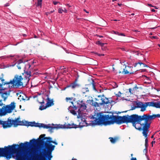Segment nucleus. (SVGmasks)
<instances>
[{
	"mask_svg": "<svg viewBox=\"0 0 160 160\" xmlns=\"http://www.w3.org/2000/svg\"><path fill=\"white\" fill-rule=\"evenodd\" d=\"M137 117L136 114L119 116L102 114L101 113L97 112L92 116L91 119L93 120L90 121V123L93 125L102 124L106 126L113 124L114 122L118 124L132 123V122L137 120Z\"/></svg>",
	"mask_w": 160,
	"mask_h": 160,
	"instance_id": "f257e3e1",
	"label": "nucleus"
},
{
	"mask_svg": "<svg viewBox=\"0 0 160 160\" xmlns=\"http://www.w3.org/2000/svg\"><path fill=\"white\" fill-rule=\"evenodd\" d=\"M45 136V134H42L40 136V138L38 139V140L40 146L37 147L36 149H33V151L34 152L36 150V153L40 152H43L44 156L46 157L48 160H51L52 158V152L55 147L51 143H52L56 145L58 143L52 141V138L50 137L44 138Z\"/></svg>",
	"mask_w": 160,
	"mask_h": 160,
	"instance_id": "f03ea898",
	"label": "nucleus"
},
{
	"mask_svg": "<svg viewBox=\"0 0 160 160\" xmlns=\"http://www.w3.org/2000/svg\"><path fill=\"white\" fill-rule=\"evenodd\" d=\"M37 141L33 139L30 141L29 142H25L24 143H21L20 145L13 144L15 149V152L12 153L11 158L16 153V157L17 160H32L33 156H32L34 154L30 153L29 151V149L28 148L32 144H36Z\"/></svg>",
	"mask_w": 160,
	"mask_h": 160,
	"instance_id": "7ed1b4c3",
	"label": "nucleus"
},
{
	"mask_svg": "<svg viewBox=\"0 0 160 160\" xmlns=\"http://www.w3.org/2000/svg\"><path fill=\"white\" fill-rule=\"evenodd\" d=\"M138 118L137 120L135 121L132 122V125L135 128L139 130H142V126H143L142 130H143L142 134L145 137H147V132L148 131L150 127V123H149L147 120L145 114L143 115L139 116L136 114Z\"/></svg>",
	"mask_w": 160,
	"mask_h": 160,
	"instance_id": "20e7f679",
	"label": "nucleus"
},
{
	"mask_svg": "<svg viewBox=\"0 0 160 160\" xmlns=\"http://www.w3.org/2000/svg\"><path fill=\"white\" fill-rule=\"evenodd\" d=\"M29 78L22 77L21 76L15 75L14 78L10 80L8 84H11V88H19L25 86L28 83Z\"/></svg>",
	"mask_w": 160,
	"mask_h": 160,
	"instance_id": "39448f33",
	"label": "nucleus"
},
{
	"mask_svg": "<svg viewBox=\"0 0 160 160\" xmlns=\"http://www.w3.org/2000/svg\"><path fill=\"white\" fill-rule=\"evenodd\" d=\"M87 107L86 102L83 100H79L78 101L77 106H74L72 107L71 106H69L68 109L70 112L74 115H77V108H79L77 112L78 115L77 118H79L82 116V111L86 109Z\"/></svg>",
	"mask_w": 160,
	"mask_h": 160,
	"instance_id": "423d86ee",
	"label": "nucleus"
},
{
	"mask_svg": "<svg viewBox=\"0 0 160 160\" xmlns=\"http://www.w3.org/2000/svg\"><path fill=\"white\" fill-rule=\"evenodd\" d=\"M14 145L5 146L4 148H0V158L4 157L7 160L11 158L12 153L15 152Z\"/></svg>",
	"mask_w": 160,
	"mask_h": 160,
	"instance_id": "0eeeda50",
	"label": "nucleus"
},
{
	"mask_svg": "<svg viewBox=\"0 0 160 160\" xmlns=\"http://www.w3.org/2000/svg\"><path fill=\"white\" fill-rule=\"evenodd\" d=\"M19 118H18L15 120H12L8 118L7 121H3V127L4 128H7L11 127L12 125L14 126L17 125H23V122L22 121H19Z\"/></svg>",
	"mask_w": 160,
	"mask_h": 160,
	"instance_id": "6e6552de",
	"label": "nucleus"
},
{
	"mask_svg": "<svg viewBox=\"0 0 160 160\" xmlns=\"http://www.w3.org/2000/svg\"><path fill=\"white\" fill-rule=\"evenodd\" d=\"M148 106L155 107L157 108H160V102H147L145 103L142 104L140 108L141 111L143 112L146 110V108Z\"/></svg>",
	"mask_w": 160,
	"mask_h": 160,
	"instance_id": "1a4fd4ad",
	"label": "nucleus"
},
{
	"mask_svg": "<svg viewBox=\"0 0 160 160\" xmlns=\"http://www.w3.org/2000/svg\"><path fill=\"white\" fill-rule=\"evenodd\" d=\"M16 107L15 103L14 102H11L9 105L3 106L2 109L4 110L6 114L12 112V111Z\"/></svg>",
	"mask_w": 160,
	"mask_h": 160,
	"instance_id": "9d476101",
	"label": "nucleus"
},
{
	"mask_svg": "<svg viewBox=\"0 0 160 160\" xmlns=\"http://www.w3.org/2000/svg\"><path fill=\"white\" fill-rule=\"evenodd\" d=\"M33 154L36 153V154H33V158L32 159V160H48L46 157L44 156L43 152H40L36 153V150L34 152H33Z\"/></svg>",
	"mask_w": 160,
	"mask_h": 160,
	"instance_id": "9b49d317",
	"label": "nucleus"
},
{
	"mask_svg": "<svg viewBox=\"0 0 160 160\" xmlns=\"http://www.w3.org/2000/svg\"><path fill=\"white\" fill-rule=\"evenodd\" d=\"M146 118L149 123H150V126L151 123V121L156 118H160V114H157V115L153 114L152 115H150L148 114H145Z\"/></svg>",
	"mask_w": 160,
	"mask_h": 160,
	"instance_id": "f8f14e48",
	"label": "nucleus"
},
{
	"mask_svg": "<svg viewBox=\"0 0 160 160\" xmlns=\"http://www.w3.org/2000/svg\"><path fill=\"white\" fill-rule=\"evenodd\" d=\"M6 88H0V93H2V97L3 99V100L4 101H5L7 98V97H6L4 96V95H7L8 94H9L10 92V89L9 90V91H4V90L6 89Z\"/></svg>",
	"mask_w": 160,
	"mask_h": 160,
	"instance_id": "ddd939ff",
	"label": "nucleus"
},
{
	"mask_svg": "<svg viewBox=\"0 0 160 160\" xmlns=\"http://www.w3.org/2000/svg\"><path fill=\"white\" fill-rule=\"evenodd\" d=\"M13 56H14V57H12V58H11V59L13 60V62L11 64L8 65L7 67H14L17 63V62H16V61L17 60V59L19 58V57L18 55H13Z\"/></svg>",
	"mask_w": 160,
	"mask_h": 160,
	"instance_id": "4468645a",
	"label": "nucleus"
},
{
	"mask_svg": "<svg viewBox=\"0 0 160 160\" xmlns=\"http://www.w3.org/2000/svg\"><path fill=\"white\" fill-rule=\"evenodd\" d=\"M77 128L76 125L72 123V124H68L66 125L65 124L63 125L60 124V128Z\"/></svg>",
	"mask_w": 160,
	"mask_h": 160,
	"instance_id": "2eb2a0df",
	"label": "nucleus"
},
{
	"mask_svg": "<svg viewBox=\"0 0 160 160\" xmlns=\"http://www.w3.org/2000/svg\"><path fill=\"white\" fill-rule=\"evenodd\" d=\"M79 86V85L77 83V80L76 79L74 82L70 83L69 85L67 86L65 88V89L69 87H71L72 89H73L76 88L78 87Z\"/></svg>",
	"mask_w": 160,
	"mask_h": 160,
	"instance_id": "dca6fc26",
	"label": "nucleus"
},
{
	"mask_svg": "<svg viewBox=\"0 0 160 160\" xmlns=\"http://www.w3.org/2000/svg\"><path fill=\"white\" fill-rule=\"evenodd\" d=\"M131 69V67L128 66H126L125 68L124 69L122 73L124 74H131L133 73L134 72L132 70L129 71V69Z\"/></svg>",
	"mask_w": 160,
	"mask_h": 160,
	"instance_id": "f3484780",
	"label": "nucleus"
},
{
	"mask_svg": "<svg viewBox=\"0 0 160 160\" xmlns=\"http://www.w3.org/2000/svg\"><path fill=\"white\" fill-rule=\"evenodd\" d=\"M47 101L46 103V105L47 107H48L54 105V103H53V99H50L49 98L48 95H47Z\"/></svg>",
	"mask_w": 160,
	"mask_h": 160,
	"instance_id": "a211bd4d",
	"label": "nucleus"
},
{
	"mask_svg": "<svg viewBox=\"0 0 160 160\" xmlns=\"http://www.w3.org/2000/svg\"><path fill=\"white\" fill-rule=\"evenodd\" d=\"M24 72L22 73V77L29 78L31 76V72L30 70H24Z\"/></svg>",
	"mask_w": 160,
	"mask_h": 160,
	"instance_id": "6ab92c4d",
	"label": "nucleus"
},
{
	"mask_svg": "<svg viewBox=\"0 0 160 160\" xmlns=\"http://www.w3.org/2000/svg\"><path fill=\"white\" fill-rule=\"evenodd\" d=\"M102 102L99 103V105H102L107 104L109 103L108 99L106 98L103 97L102 98Z\"/></svg>",
	"mask_w": 160,
	"mask_h": 160,
	"instance_id": "aec40b11",
	"label": "nucleus"
},
{
	"mask_svg": "<svg viewBox=\"0 0 160 160\" xmlns=\"http://www.w3.org/2000/svg\"><path fill=\"white\" fill-rule=\"evenodd\" d=\"M4 81V79H1V78H0V88H2V85H4L6 84L7 85H8V87L9 88H10V86H11V84L8 83L9 82H4L3 81Z\"/></svg>",
	"mask_w": 160,
	"mask_h": 160,
	"instance_id": "412c9836",
	"label": "nucleus"
},
{
	"mask_svg": "<svg viewBox=\"0 0 160 160\" xmlns=\"http://www.w3.org/2000/svg\"><path fill=\"white\" fill-rule=\"evenodd\" d=\"M52 125H54V126L53 127V126H52L51 125H50V127L51 128H49V131L50 132H52V130L54 129H59V128H60V124H56V125H54V124H52Z\"/></svg>",
	"mask_w": 160,
	"mask_h": 160,
	"instance_id": "4be33fe9",
	"label": "nucleus"
},
{
	"mask_svg": "<svg viewBox=\"0 0 160 160\" xmlns=\"http://www.w3.org/2000/svg\"><path fill=\"white\" fill-rule=\"evenodd\" d=\"M39 103L41 104V106L40 107L39 109L41 110H43L44 109H45L47 108V106H44L43 104L44 103V102L43 99V100L42 102H39Z\"/></svg>",
	"mask_w": 160,
	"mask_h": 160,
	"instance_id": "5701e85b",
	"label": "nucleus"
},
{
	"mask_svg": "<svg viewBox=\"0 0 160 160\" xmlns=\"http://www.w3.org/2000/svg\"><path fill=\"white\" fill-rule=\"evenodd\" d=\"M50 125L51 124H45L43 123H41V124L40 128H44L48 129L49 128H51Z\"/></svg>",
	"mask_w": 160,
	"mask_h": 160,
	"instance_id": "b1692460",
	"label": "nucleus"
},
{
	"mask_svg": "<svg viewBox=\"0 0 160 160\" xmlns=\"http://www.w3.org/2000/svg\"><path fill=\"white\" fill-rule=\"evenodd\" d=\"M31 65L30 63H28L26 64L25 65L24 69V70H31V68H30Z\"/></svg>",
	"mask_w": 160,
	"mask_h": 160,
	"instance_id": "393cba45",
	"label": "nucleus"
},
{
	"mask_svg": "<svg viewBox=\"0 0 160 160\" xmlns=\"http://www.w3.org/2000/svg\"><path fill=\"white\" fill-rule=\"evenodd\" d=\"M23 59H19L18 62H17V67L18 69H21V67L20 66H19V64L21 63H23Z\"/></svg>",
	"mask_w": 160,
	"mask_h": 160,
	"instance_id": "a878e982",
	"label": "nucleus"
},
{
	"mask_svg": "<svg viewBox=\"0 0 160 160\" xmlns=\"http://www.w3.org/2000/svg\"><path fill=\"white\" fill-rule=\"evenodd\" d=\"M89 89L88 88L85 87L82 88L81 91L83 93H85L87 92H89Z\"/></svg>",
	"mask_w": 160,
	"mask_h": 160,
	"instance_id": "bb28decb",
	"label": "nucleus"
},
{
	"mask_svg": "<svg viewBox=\"0 0 160 160\" xmlns=\"http://www.w3.org/2000/svg\"><path fill=\"white\" fill-rule=\"evenodd\" d=\"M6 115L4 110L2 108H0V116H5Z\"/></svg>",
	"mask_w": 160,
	"mask_h": 160,
	"instance_id": "cd10ccee",
	"label": "nucleus"
},
{
	"mask_svg": "<svg viewBox=\"0 0 160 160\" xmlns=\"http://www.w3.org/2000/svg\"><path fill=\"white\" fill-rule=\"evenodd\" d=\"M112 32H113V33H114L115 34H116V35H117L119 36H126L124 33H120L117 31H112Z\"/></svg>",
	"mask_w": 160,
	"mask_h": 160,
	"instance_id": "c85d7f7f",
	"label": "nucleus"
},
{
	"mask_svg": "<svg viewBox=\"0 0 160 160\" xmlns=\"http://www.w3.org/2000/svg\"><path fill=\"white\" fill-rule=\"evenodd\" d=\"M14 57V56H13L12 55H10L8 56H2L0 58H1L2 59H5L7 58H12V57Z\"/></svg>",
	"mask_w": 160,
	"mask_h": 160,
	"instance_id": "c756f323",
	"label": "nucleus"
},
{
	"mask_svg": "<svg viewBox=\"0 0 160 160\" xmlns=\"http://www.w3.org/2000/svg\"><path fill=\"white\" fill-rule=\"evenodd\" d=\"M136 88H138L136 87L133 88L132 89L129 88V92L133 94L134 93V91L135 90H136Z\"/></svg>",
	"mask_w": 160,
	"mask_h": 160,
	"instance_id": "7c9ffc66",
	"label": "nucleus"
},
{
	"mask_svg": "<svg viewBox=\"0 0 160 160\" xmlns=\"http://www.w3.org/2000/svg\"><path fill=\"white\" fill-rule=\"evenodd\" d=\"M143 103L142 102H137L136 104L137 108H140Z\"/></svg>",
	"mask_w": 160,
	"mask_h": 160,
	"instance_id": "2f4dec72",
	"label": "nucleus"
},
{
	"mask_svg": "<svg viewBox=\"0 0 160 160\" xmlns=\"http://www.w3.org/2000/svg\"><path fill=\"white\" fill-rule=\"evenodd\" d=\"M42 0H38V1L37 6H41L42 4Z\"/></svg>",
	"mask_w": 160,
	"mask_h": 160,
	"instance_id": "473e14b6",
	"label": "nucleus"
},
{
	"mask_svg": "<svg viewBox=\"0 0 160 160\" xmlns=\"http://www.w3.org/2000/svg\"><path fill=\"white\" fill-rule=\"evenodd\" d=\"M109 139L111 142L112 143H114L116 142V139H114L112 138H109Z\"/></svg>",
	"mask_w": 160,
	"mask_h": 160,
	"instance_id": "72a5a7b5",
	"label": "nucleus"
},
{
	"mask_svg": "<svg viewBox=\"0 0 160 160\" xmlns=\"http://www.w3.org/2000/svg\"><path fill=\"white\" fill-rule=\"evenodd\" d=\"M41 124V123H36L35 122H34V126L35 127L40 128Z\"/></svg>",
	"mask_w": 160,
	"mask_h": 160,
	"instance_id": "f704fd0d",
	"label": "nucleus"
},
{
	"mask_svg": "<svg viewBox=\"0 0 160 160\" xmlns=\"http://www.w3.org/2000/svg\"><path fill=\"white\" fill-rule=\"evenodd\" d=\"M92 85L93 89L95 90H96V88H95V82L93 80H92Z\"/></svg>",
	"mask_w": 160,
	"mask_h": 160,
	"instance_id": "c9c22d12",
	"label": "nucleus"
},
{
	"mask_svg": "<svg viewBox=\"0 0 160 160\" xmlns=\"http://www.w3.org/2000/svg\"><path fill=\"white\" fill-rule=\"evenodd\" d=\"M146 138L145 140V147H146V148H147L148 147V140L147 138V137Z\"/></svg>",
	"mask_w": 160,
	"mask_h": 160,
	"instance_id": "e433bc0d",
	"label": "nucleus"
},
{
	"mask_svg": "<svg viewBox=\"0 0 160 160\" xmlns=\"http://www.w3.org/2000/svg\"><path fill=\"white\" fill-rule=\"evenodd\" d=\"M27 125L28 126H31L32 127L34 126V122H28V124Z\"/></svg>",
	"mask_w": 160,
	"mask_h": 160,
	"instance_id": "4c0bfd02",
	"label": "nucleus"
},
{
	"mask_svg": "<svg viewBox=\"0 0 160 160\" xmlns=\"http://www.w3.org/2000/svg\"><path fill=\"white\" fill-rule=\"evenodd\" d=\"M94 104L93 105V106L95 107H98L99 106V105L98 103L96 102H94Z\"/></svg>",
	"mask_w": 160,
	"mask_h": 160,
	"instance_id": "58836bf2",
	"label": "nucleus"
},
{
	"mask_svg": "<svg viewBox=\"0 0 160 160\" xmlns=\"http://www.w3.org/2000/svg\"><path fill=\"white\" fill-rule=\"evenodd\" d=\"M94 102L93 101V100H89L88 103H90L92 106H93V105L94 104Z\"/></svg>",
	"mask_w": 160,
	"mask_h": 160,
	"instance_id": "ea45409f",
	"label": "nucleus"
},
{
	"mask_svg": "<svg viewBox=\"0 0 160 160\" xmlns=\"http://www.w3.org/2000/svg\"><path fill=\"white\" fill-rule=\"evenodd\" d=\"M121 93L119 91L118 92V94H116L117 98L116 99V100H118V97H120L121 95Z\"/></svg>",
	"mask_w": 160,
	"mask_h": 160,
	"instance_id": "a19ab883",
	"label": "nucleus"
},
{
	"mask_svg": "<svg viewBox=\"0 0 160 160\" xmlns=\"http://www.w3.org/2000/svg\"><path fill=\"white\" fill-rule=\"evenodd\" d=\"M140 64V65H141V64H142V62L141 61H139L138 62H137V63H135L134 65V67H136L137 65H138V64Z\"/></svg>",
	"mask_w": 160,
	"mask_h": 160,
	"instance_id": "79ce46f5",
	"label": "nucleus"
},
{
	"mask_svg": "<svg viewBox=\"0 0 160 160\" xmlns=\"http://www.w3.org/2000/svg\"><path fill=\"white\" fill-rule=\"evenodd\" d=\"M63 11V9L61 8H59L58 9V12L59 13H62Z\"/></svg>",
	"mask_w": 160,
	"mask_h": 160,
	"instance_id": "37998d69",
	"label": "nucleus"
},
{
	"mask_svg": "<svg viewBox=\"0 0 160 160\" xmlns=\"http://www.w3.org/2000/svg\"><path fill=\"white\" fill-rule=\"evenodd\" d=\"M73 98L71 97V98H68L67 97L66 98V100L67 102H68L69 100H72L73 99Z\"/></svg>",
	"mask_w": 160,
	"mask_h": 160,
	"instance_id": "c03bdc74",
	"label": "nucleus"
},
{
	"mask_svg": "<svg viewBox=\"0 0 160 160\" xmlns=\"http://www.w3.org/2000/svg\"><path fill=\"white\" fill-rule=\"evenodd\" d=\"M147 148H146V147L143 150V152L144 153H145V154L146 155H147V154H146L147 152Z\"/></svg>",
	"mask_w": 160,
	"mask_h": 160,
	"instance_id": "a18cd8bd",
	"label": "nucleus"
},
{
	"mask_svg": "<svg viewBox=\"0 0 160 160\" xmlns=\"http://www.w3.org/2000/svg\"><path fill=\"white\" fill-rule=\"evenodd\" d=\"M53 4L55 5H57L58 3H60L59 2H56L55 1H53Z\"/></svg>",
	"mask_w": 160,
	"mask_h": 160,
	"instance_id": "49530a36",
	"label": "nucleus"
},
{
	"mask_svg": "<svg viewBox=\"0 0 160 160\" xmlns=\"http://www.w3.org/2000/svg\"><path fill=\"white\" fill-rule=\"evenodd\" d=\"M137 108V107L136 106V105L133 106L132 107V108L131 110H133Z\"/></svg>",
	"mask_w": 160,
	"mask_h": 160,
	"instance_id": "de8ad7c7",
	"label": "nucleus"
},
{
	"mask_svg": "<svg viewBox=\"0 0 160 160\" xmlns=\"http://www.w3.org/2000/svg\"><path fill=\"white\" fill-rule=\"evenodd\" d=\"M98 44L101 45L102 46H103L104 43H101L100 41L98 42Z\"/></svg>",
	"mask_w": 160,
	"mask_h": 160,
	"instance_id": "09e8293b",
	"label": "nucleus"
},
{
	"mask_svg": "<svg viewBox=\"0 0 160 160\" xmlns=\"http://www.w3.org/2000/svg\"><path fill=\"white\" fill-rule=\"evenodd\" d=\"M97 55L99 56H104V54L100 53H98Z\"/></svg>",
	"mask_w": 160,
	"mask_h": 160,
	"instance_id": "8fccbe9b",
	"label": "nucleus"
},
{
	"mask_svg": "<svg viewBox=\"0 0 160 160\" xmlns=\"http://www.w3.org/2000/svg\"><path fill=\"white\" fill-rule=\"evenodd\" d=\"M3 121L0 120V125H2L3 127Z\"/></svg>",
	"mask_w": 160,
	"mask_h": 160,
	"instance_id": "3c124183",
	"label": "nucleus"
},
{
	"mask_svg": "<svg viewBox=\"0 0 160 160\" xmlns=\"http://www.w3.org/2000/svg\"><path fill=\"white\" fill-rule=\"evenodd\" d=\"M63 12H64L65 13H67L68 12V11L65 9V8H63Z\"/></svg>",
	"mask_w": 160,
	"mask_h": 160,
	"instance_id": "603ef678",
	"label": "nucleus"
},
{
	"mask_svg": "<svg viewBox=\"0 0 160 160\" xmlns=\"http://www.w3.org/2000/svg\"><path fill=\"white\" fill-rule=\"evenodd\" d=\"M3 105V103L2 102V100H0V106H2Z\"/></svg>",
	"mask_w": 160,
	"mask_h": 160,
	"instance_id": "864d4df0",
	"label": "nucleus"
},
{
	"mask_svg": "<svg viewBox=\"0 0 160 160\" xmlns=\"http://www.w3.org/2000/svg\"><path fill=\"white\" fill-rule=\"evenodd\" d=\"M142 64H142L143 65V67H148V66L145 64L143 63L142 62Z\"/></svg>",
	"mask_w": 160,
	"mask_h": 160,
	"instance_id": "5fc2aeb1",
	"label": "nucleus"
},
{
	"mask_svg": "<svg viewBox=\"0 0 160 160\" xmlns=\"http://www.w3.org/2000/svg\"><path fill=\"white\" fill-rule=\"evenodd\" d=\"M54 10H53V11H51L50 12H48V13L49 14H50L53 13V12H54Z\"/></svg>",
	"mask_w": 160,
	"mask_h": 160,
	"instance_id": "6e6d98bb",
	"label": "nucleus"
},
{
	"mask_svg": "<svg viewBox=\"0 0 160 160\" xmlns=\"http://www.w3.org/2000/svg\"><path fill=\"white\" fill-rule=\"evenodd\" d=\"M130 160H137L136 159V158H131Z\"/></svg>",
	"mask_w": 160,
	"mask_h": 160,
	"instance_id": "4d7b16f0",
	"label": "nucleus"
},
{
	"mask_svg": "<svg viewBox=\"0 0 160 160\" xmlns=\"http://www.w3.org/2000/svg\"><path fill=\"white\" fill-rule=\"evenodd\" d=\"M22 35L24 37H25L27 36V35L24 34H22Z\"/></svg>",
	"mask_w": 160,
	"mask_h": 160,
	"instance_id": "13d9d810",
	"label": "nucleus"
},
{
	"mask_svg": "<svg viewBox=\"0 0 160 160\" xmlns=\"http://www.w3.org/2000/svg\"><path fill=\"white\" fill-rule=\"evenodd\" d=\"M151 11L152 12H155L156 11L154 9H152Z\"/></svg>",
	"mask_w": 160,
	"mask_h": 160,
	"instance_id": "bf43d9fd",
	"label": "nucleus"
},
{
	"mask_svg": "<svg viewBox=\"0 0 160 160\" xmlns=\"http://www.w3.org/2000/svg\"><path fill=\"white\" fill-rule=\"evenodd\" d=\"M155 141H152V147L153 146V144L154 143H155Z\"/></svg>",
	"mask_w": 160,
	"mask_h": 160,
	"instance_id": "052dcab7",
	"label": "nucleus"
},
{
	"mask_svg": "<svg viewBox=\"0 0 160 160\" xmlns=\"http://www.w3.org/2000/svg\"><path fill=\"white\" fill-rule=\"evenodd\" d=\"M66 6H68L69 7H70L71 6L69 5V4H67V5H66Z\"/></svg>",
	"mask_w": 160,
	"mask_h": 160,
	"instance_id": "680f3d73",
	"label": "nucleus"
},
{
	"mask_svg": "<svg viewBox=\"0 0 160 160\" xmlns=\"http://www.w3.org/2000/svg\"><path fill=\"white\" fill-rule=\"evenodd\" d=\"M148 6H149L150 7H153V6L151 4H148Z\"/></svg>",
	"mask_w": 160,
	"mask_h": 160,
	"instance_id": "e2e57ef3",
	"label": "nucleus"
},
{
	"mask_svg": "<svg viewBox=\"0 0 160 160\" xmlns=\"http://www.w3.org/2000/svg\"><path fill=\"white\" fill-rule=\"evenodd\" d=\"M118 5L119 6H121L122 5V4L121 3H118Z\"/></svg>",
	"mask_w": 160,
	"mask_h": 160,
	"instance_id": "0e129e2a",
	"label": "nucleus"
},
{
	"mask_svg": "<svg viewBox=\"0 0 160 160\" xmlns=\"http://www.w3.org/2000/svg\"><path fill=\"white\" fill-rule=\"evenodd\" d=\"M153 7L154 8H155V9H158V8H157L156 6H153Z\"/></svg>",
	"mask_w": 160,
	"mask_h": 160,
	"instance_id": "69168bd1",
	"label": "nucleus"
},
{
	"mask_svg": "<svg viewBox=\"0 0 160 160\" xmlns=\"http://www.w3.org/2000/svg\"><path fill=\"white\" fill-rule=\"evenodd\" d=\"M84 11H85L87 13H88L89 12H87L86 11V10H85V9H84Z\"/></svg>",
	"mask_w": 160,
	"mask_h": 160,
	"instance_id": "338daca9",
	"label": "nucleus"
},
{
	"mask_svg": "<svg viewBox=\"0 0 160 160\" xmlns=\"http://www.w3.org/2000/svg\"><path fill=\"white\" fill-rule=\"evenodd\" d=\"M72 160H77V159L75 158H72Z\"/></svg>",
	"mask_w": 160,
	"mask_h": 160,
	"instance_id": "774afa93",
	"label": "nucleus"
}]
</instances>
